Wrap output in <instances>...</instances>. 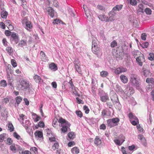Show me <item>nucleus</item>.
I'll return each instance as SVG.
<instances>
[{
	"label": "nucleus",
	"mask_w": 154,
	"mask_h": 154,
	"mask_svg": "<svg viewBox=\"0 0 154 154\" xmlns=\"http://www.w3.org/2000/svg\"><path fill=\"white\" fill-rule=\"evenodd\" d=\"M25 28L29 31H31L32 27V24L29 21H26L25 22Z\"/></svg>",
	"instance_id": "nucleus-17"
},
{
	"label": "nucleus",
	"mask_w": 154,
	"mask_h": 154,
	"mask_svg": "<svg viewBox=\"0 0 154 154\" xmlns=\"http://www.w3.org/2000/svg\"><path fill=\"white\" fill-rule=\"evenodd\" d=\"M83 8L84 10L85 14L87 17V19L90 21H93V17L92 14L91 12L89 9H88L85 5H83Z\"/></svg>",
	"instance_id": "nucleus-6"
},
{
	"label": "nucleus",
	"mask_w": 154,
	"mask_h": 154,
	"mask_svg": "<svg viewBox=\"0 0 154 154\" xmlns=\"http://www.w3.org/2000/svg\"><path fill=\"white\" fill-rule=\"evenodd\" d=\"M40 54L42 56L43 59L46 60V57L45 56V55L43 52L42 51H41Z\"/></svg>",
	"instance_id": "nucleus-59"
},
{
	"label": "nucleus",
	"mask_w": 154,
	"mask_h": 154,
	"mask_svg": "<svg viewBox=\"0 0 154 154\" xmlns=\"http://www.w3.org/2000/svg\"><path fill=\"white\" fill-rule=\"evenodd\" d=\"M35 81L37 83H41L43 82L42 79L41 77L37 75H35L33 77Z\"/></svg>",
	"instance_id": "nucleus-19"
},
{
	"label": "nucleus",
	"mask_w": 154,
	"mask_h": 154,
	"mask_svg": "<svg viewBox=\"0 0 154 154\" xmlns=\"http://www.w3.org/2000/svg\"><path fill=\"white\" fill-rule=\"evenodd\" d=\"M132 54L134 57H137L140 55L141 54H142L141 53V52L138 50H135L133 52Z\"/></svg>",
	"instance_id": "nucleus-31"
},
{
	"label": "nucleus",
	"mask_w": 154,
	"mask_h": 154,
	"mask_svg": "<svg viewBox=\"0 0 154 154\" xmlns=\"http://www.w3.org/2000/svg\"><path fill=\"white\" fill-rule=\"evenodd\" d=\"M20 85L19 86L20 90L26 91L30 88V84L29 82L26 79H22L20 82Z\"/></svg>",
	"instance_id": "nucleus-4"
},
{
	"label": "nucleus",
	"mask_w": 154,
	"mask_h": 154,
	"mask_svg": "<svg viewBox=\"0 0 154 154\" xmlns=\"http://www.w3.org/2000/svg\"><path fill=\"white\" fill-rule=\"evenodd\" d=\"M130 121L131 124L134 125H136L139 123L138 119L137 118L134 120H133Z\"/></svg>",
	"instance_id": "nucleus-45"
},
{
	"label": "nucleus",
	"mask_w": 154,
	"mask_h": 154,
	"mask_svg": "<svg viewBox=\"0 0 154 154\" xmlns=\"http://www.w3.org/2000/svg\"><path fill=\"white\" fill-rule=\"evenodd\" d=\"M45 126L44 122L42 121H40L37 125L35 126L36 128L37 129L38 127L43 128Z\"/></svg>",
	"instance_id": "nucleus-38"
},
{
	"label": "nucleus",
	"mask_w": 154,
	"mask_h": 154,
	"mask_svg": "<svg viewBox=\"0 0 154 154\" xmlns=\"http://www.w3.org/2000/svg\"><path fill=\"white\" fill-rule=\"evenodd\" d=\"M32 119L35 122H37L41 119V117L37 115L36 113H32Z\"/></svg>",
	"instance_id": "nucleus-20"
},
{
	"label": "nucleus",
	"mask_w": 154,
	"mask_h": 154,
	"mask_svg": "<svg viewBox=\"0 0 154 154\" xmlns=\"http://www.w3.org/2000/svg\"><path fill=\"white\" fill-rule=\"evenodd\" d=\"M111 119L112 120L114 124L116 126L118 125V123L120 121L119 119V118L117 117L113 118Z\"/></svg>",
	"instance_id": "nucleus-39"
},
{
	"label": "nucleus",
	"mask_w": 154,
	"mask_h": 154,
	"mask_svg": "<svg viewBox=\"0 0 154 154\" xmlns=\"http://www.w3.org/2000/svg\"><path fill=\"white\" fill-rule=\"evenodd\" d=\"M128 116L129 118L130 121L134 120L137 118L135 115L132 112L130 113L128 115Z\"/></svg>",
	"instance_id": "nucleus-34"
},
{
	"label": "nucleus",
	"mask_w": 154,
	"mask_h": 154,
	"mask_svg": "<svg viewBox=\"0 0 154 154\" xmlns=\"http://www.w3.org/2000/svg\"><path fill=\"white\" fill-rule=\"evenodd\" d=\"M142 73L145 77H147L150 75V72L149 70L146 69L143 67L142 69Z\"/></svg>",
	"instance_id": "nucleus-26"
},
{
	"label": "nucleus",
	"mask_w": 154,
	"mask_h": 154,
	"mask_svg": "<svg viewBox=\"0 0 154 154\" xmlns=\"http://www.w3.org/2000/svg\"><path fill=\"white\" fill-rule=\"evenodd\" d=\"M60 123L59 125L61 127V131L63 133L66 132L70 129V125L69 123L67 121L62 118H60L59 120Z\"/></svg>",
	"instance_id": "nucleus-2"
},
{
	"label": "nucleus",
	"mask_w": 154,
	"mask_h": 154,
	"mask_svg": "<svg viewBox=\"0 0 154 154\" xmlns=\"http://www.w3.org/2000/svg\"><path fill=\"white\" fill-rule=\"evenodd\" d=\"M116 13L114 11H111L109 14V17H108L107 22L112 21L115 20V18L113 16L115 15Z\"/></svg>",
	"instance_id": "nucleus-16"
},
{
	"label": "nucleus",
	"mask_w": 154,
	"mask_h": 154,
	"mask_svg": "<svg viewBox=\"0 0 154 154\" xmlns=\"http://www.w3.org/2000/svg\"><path fill=\"white\" fill-rule=\"evenodd\" d=\"M141 38L143 40H145L146 39V35L145 33H143L141 34Z\"/></svg>",
	"instance_id": "nucleus-61"
},
{
	"label": "nucleus",
	"mask_w": 154,
	"mask_h": 154,
	"mask_svg": "<svg viewBox=\"0 0 154 154\" xmlns=\"http://www.w3.org/2000/svg\"><path fill=\"white\" fill-rule=\"evenodd\" d=\"M144 11L147 14L150 15L152 13V11L150 8H146L145 9Z\"/></svg>",
	"instance_id": "nucleus-50"
},
{
	"label": "nucleus",
	"mask_w": 154,
	"mask_h": 154,
	"mask_svg": "<svg viewBox=\"0 0 154 154\" xmlns=\"http://www.w3.org/2000/svg\"><path fill=\"white\" fill-rule=\"evenodd\" d=\"M49 68L53 71H55L57 69V65L54 63H51L49 64Z\"/></svg>",
	"instance_id": "nucleus-18"
},
{
	"label": "nucleus",
	"mask_w": 154,
	"mask_h": 154,
	"mask_svg": "<svg viewBox=\"0 0 154 154\" xmlns=\"http://www.w3.org/2000/svg\"><path fill=\"white\" fill-rule=\"evenodd\" d=\"M94 143L97 146L100 145L101 143V140L100 138L97 136L96 137L94 140Z\"/></svg>",
	"instance_id": "nucleus-22"
},
{
	"label": "nucleus",
	"mask_w": 154,
	"mask_h": 154,
	"mask_svg": "<svg viewBox=\"0 0 154 154\" xmlns=\"http://www.w3.org/2000/svg\"><path fill=\"white\" fill-rule=\"evenodd\" d=\"M7 76L9 82H12L13 81L11 73H9L8 72H7Z\"/></svg>",
	"instance_id": "nucleus-42"
},
{
	"label": "nucleus",
	"mask_w": 154,
	"mask_h": 154,
	"mask_svg": "<svg viewBox=\"0 0 154 154\" xmlns=\"http://www.w3.org/2000/svg\"><path fill=\"white\" fill-rule=\"evenodd\" d=\"M10 148L13 153H15L16 152L17 149L16 146L14 144H13L10 146Z\"/></svg>",
	"instance_id": "nucleus-40"
},
{
	"label": "nucleus",
	"mask_w": 154,
	"mask_h": 154,
	"mask_svg": "<svg viewBox=\"0 0 154 154\" xmlns=\"http://www.w3.org/2000/svg\"><path fill=\"white\" fill-rule=\"evenodd\" d=\"M143 5L141 4H140L138 6V9L137 10V11L138 13L139 12H141L143 13Z\"/></svg>",
	"instance_id": "nucleus-33"
},
{
	"label": "nucleus",
	"mask_w": 154,
	"mask_h": 154,
	"mask_svg": "<svg viewBox=\"0 0 154 154\" xmlns=\"http://www.w3.org/2000/svg\"><path fill=\"white\" fill-rule=\"evenodd\" d=\"M83 109L85 111V112L86 113H88L89 112V110L88 107L86 105L84 106Z\"/></svg>",
	"instance_id": "nucleus-57"
},
{
	"label": "nucleus",
	"mask_w": 154,
	"mask_h": 154,
	"mask_svg": "<svg viewBox=\"0 0 154 154\" xmlns=\"http://www.w3.org/2000/svg\"><path fill=\"white\" fill-rule=\"evenodd\" d=\"M139 2H141L142 4L144 5H148V2L146 1L145 0H137Z\"/></svg>",
	"instance_id": "nucleus-60"
},
{
	"label": "nucleus",
	"mask_w": 154,
	"mask_h": 154,
	"mask_svg": "<svg viewBox=\"0 0 154 154\" xmlns=\"http://www.w3.org/2000/svg\"><path fill=\"white\" fill-rule=\"evenodd\" d=\"M53 23L54 24H58L61 23L63 24H65V23L63 22L61 20L58 19H56L54 20Z\"/></svg>",
	"instance_id": "nucleus-41"
},
{
	"label": "nucleus",
	"mask_w": 154,
	"mask_h": 154,
	"mask_svg": "<svg viewBox=\"0 0 154 154\" xmlns=\"http://www.w3.org/2000/svg\"><path fill=\"white\" fill-rule=\"evenodd\" d=\"M2 43L4 46H6L8 45V42L5 38H3L2 40Z\"/></svg>",
	"instance_id": "nucleus-64"
},
{
	"label": "nucleus",
	"mask_w": 154,
	"mask_h": 154,
	"mask_svg": "<svg viewBox=\"0 0 154 154\" xmlns=\"http://www.w3.org/2000/svg\"><path fill=\"white\" fill-rule=\"evenodd\" d=\"M106 122L108 126L110 128H112L116 126L112 122V120L111 119L107 120H106Z\"/></svg>",
	"instance_id": "nucleus-27"
},
{
	"label": "nucleus",
	"mask_w": 154,
	"mask_h": 154,
	"mask_svg": "<svg viewBox=\"0 0 154 154\" xmlns=\"http://www.w3.org/2000/svg\"><path fill=\"white\" fill-rule=\"evenodd\" d=\"M149 45V43L147 42H145L142 43L141 45V46L143 48H147Z\"/></svg>",
	"instance_id": "nucleus-53"
},
{
	"label": "nucleus",
	"mask_w": 154,
	"mask_h": 154,
	"mask_svg": "<svg viewBox=\"0 0 154 154\" xmlns=\"http://www.w3.org/2000/svg\"><path fill=\"white\" fill-rule=\"evenodd\" d=\"M71 152L73 154H78L79 152V150L77 147H75L72 149Z\"/></svg>",
	"instance_id": "nucleus-32"
},
{
	"label": "nucleus",
	"mask_w": 154,
	"mask_h": 154,
	"mask_svg": "<svg viewBox=\"0 0 154 154\" xmlns=\"http://www.w3.org/2000/svg\"><path fill=\"white\" fill-rule=\"evenodd\" d=\"M75 68L76 71L79 74H82V71L80 66V61L78 59H75L74 62Z\"/></svg>",
	"instance_id": "nucleus-8"
},
{
	"label": "nucleus",
	"mask_w": 154,
	"mask_h": 154,
	"mask_svg": "<svg viewBox=\"0 0 154 154\" xmlns=\"http://www.w3.org/2000/svg\"><path fill=\"white\" fill-rule=\"evenodd\" d=\"M136 60L138 64L140 66H142L143 63L145 62V58L143 54H141L138 57L136 58Z\"/></svg>",
	"instance_id": "nucleus-11"
},
{
	"label": "nucleus",
	"mask_w": 154,
	"mask_h": 154,
	"mask_svg": "<svg viewBox=\"0 0 154 154\" xmlns=\"http://www.w3.org/2000/svg\"><path fill=\"white\" fill-rule=\"evenodd\" d=\"M11 63L14 67H15L17 66V63L15 60L11 59Z\"/></svg>",
	"instance_id": "nucleus-49"
},
{
	"label": "nucleus",
	"mask_w": 154,
	"mask_h": 154,
	"mask_svg": "<svg viewBox=\"0 0 154 154\" xmlns=\"http://www.w3.org/2000/svg\"><path fill=\"white\" fill-rule=\"evenodd\" d=\"M117 43L114 40L113 42H112L111 43V46L112 48H114L117 45Z\"/></svg>",
	"instance_id": "nucleus-54"
},
{
	"label": "nucleus",
	"mask_w": 154,
	"mask_h": 154,
	"mask_svg": "<svg viewBox=\"0 0 154 154\" xmlns=\"http://www.w3.org/2000/svg\"><path fill=\"white\" fill-rule=\"evenodd\" d=\"M26 40H21L19 42L18 45L21 47H23L27 45Z\"/></svg>",
	"instance_id": "nucleus-25"
},
{
	"label": "nucleus",
	"mask_w": 154,
	"mask_h": 154,
	"mask_svg": "<svg viewBox=\"0 0 154 154\" xmlns=\"http://www.w3.org/2000/svg\"><path fill=\"white\" fill-rule=\"evenodd\" d=\"M100 97L101 100L103 102H106L109 100V97L108 95L104 91H102L100 92Z\"/></svg>",
	"instance_id": "nucleus-9"
},
{
	"label": "nucleus",
	"mask_w": 154,
	"mask_h": 154,
	"mask_svg": "<svg viewBox=\"0 0 154 154\" xmlns=\"http://www.w3.org/2000/svg\"><path fill=\"white\" fill-rule=\"evenodd\" d=\"M34 134L35 137L38 140H42L43 139V136L42 132L41 131H37Z\"/></svg>",
	"instance_id": "nucleus-14"
},
{
	"label": "nucleus",
	"mask_w": 154,
	"mask_h": 154,
	"mask_svg": "<svg viewBox=\"0 0 154 154\" xmlns=\"http://www.w3.org/2000/svg\"><path fill=\"white\" fill-rule=\"evenodd\" d=\"M148 59L151 60L153 61L154 60V54L153 53H150L148 57Z\"/></svg>",
	"instance_id": "nucleus-44"
},
{
	"label": "nucleus",
	"mask_w": 154,
	"mask_h": 154,
	"mask_svg": "<svg viewBox=\"0 0 154 154\" xmlns=\"http://www.w3.org/2000/svg\"><path fill=\"white\" fill-rule=\"evenodd\" d=\"M114 72L117 75L119 74L120 73H121V70L120 69V67L117 68L116 69H115L114 70Z\"/></svg>",
	"instance_id": "nucleus-52"
},
{
	"label": "nucleus",
	"mask_w": 154,
	"mask_h": 154,
	"mask_svg": "<svg viewBox=\"0 0 154 154\" xmlns=\"http://www.w3.org/2000/svg\"><path fill=\"white\" fill-rule=\"evenodd\" d=\"M11 36L13 40H14L15 43L17 44L19 40V37L18 35L14 32H12L11 35Z\"/></svg>",
	"instance_id": "nucleus-15"
},
{
	"label": "nucleus",
	"mask_w": 154,
	"mask_h": 154,
	"mask_svg": "<svg viewBox=\"0 0 154 154\" xmlns=\"http://www.w3.org/2000/svg\"><path fill=\"white\" fill-rule=\"evenodd\" d=\"M8 129L10 132H12L14 130V128L12 123L10 122H9L8 125Z\"/></svg>",
	"instance_id": "nucleus-36"
},
{
	"label": "nucleus",
	"mask_w": 154,
	"mask_h": 154,
	"mask_svg": "<svg viewBox=\"0 0 154 154\" xmlns=\"http://www.w3.org/2000/svg\"><path fill=\"white\" fill-rule=\"evenodd\" d=\"M130 3L131 5L134 6L136 5L137 4L136 0H130Z\"/></svg>",
	"instance_id": "nucleus-55"
},
{
	"label": "nucleus",
	"mask_w": 154,
	"mask_h": 154,
	"mask_svg": "<svg viewBox=\"0 0 154 154\" xmlns=\"http://www.w3.org/2000/svg\"><path fill=\"white\" fill-rule=\"evenodd\" d=\"M130 82L133 86L136 87L137 89L139 88L140 79L137 75L134 74H131Z\"/></svg>",
	"instance_id": "nucleus-3"
},
{
	"label": "nucleus",
	"mask_w": 154,
	"mask_h": 154,
	"mask_svg": "<svg viewBox=\"0 0 154 154\" xmlns=\"http://www.w3.org/2000/svg\"><path fill=\"white\" fill-rule=\"evenodd\" d=\"M13 136L14 137L18 140H19L20 139V136L16 132H14L13 133Z\"/></svg>",
	"instance_id": "nucleus-51"
},
{
	"label": "nucleus",
	"mask_w": 154,
	"mask_h": 154,
	"mask_svg": "<svg viewBox=\"0 0 154 154\" xmlns=\"http://www.w3.org/2000/svg\"><path fill=\"white\" fill-rule=\"evenodd\" d=\"M119 139H118L116 137H114L113 141L116 145L120 146L125 141V138L124 136L121 134L119 135Z\"/></svg>",
	"instance_id": "nucleus-7"
},
{
	"label": "nucleus",
	"mask_w": 154,
	"mask_h": 154,
	"mask_svg": "<svg viewBox=\"0 0 154 154\" xmlns=\"http://www.w3.org/2000/svg\"><path fill=\"white\" fill-rule=\"evenodd\" d=\"M120 69L121 70V72H125L127 71V69L125 68H124L122 66L120 67Z\"/></svg>",
	"instance_id": "nucleus-63"
},
{
	"label": "nucleus",
	"mask_w": 154,
	"mask_h": 154,
	"mask_svg": "<svg viewBox=\"0 0 154 154\" xmlns=\"http://www.w3.org/2000/svg\"><path fill=\"white\" fill-rule=\"evenodd\" d=\"M47 11L49 15L52 17H53L54 15V11L51 8H48L47 9Z\"/></svg>",
	"instance_id": "nucleus-21"
},
{
	"label": "nucleus",
	"mask_w": 154,
	"mask_h": 154,
	"mask_svg": "<svg viewBox=\"0 0 154 154\" xmlns=\"http://www.w3.org/2000/svg\"><path fill=\"white\" fill-rule=\"evenodd\" d=\"M30 150L33 151L35 154H37L38 153V149L35 147L31 148Z\"/></svg>",
	"instance_id": "nucleus-48"
},
{
	"label": "nucleus",
	"mask_w": 154,
	"mask_h": 154,
	"mask_svg": "<svg viewBox=\"0 0 154 154\" xmlns=\"http://www.w3.org/2000/svg\"><path fill=\"white\" fill-rule=\"evenodd\" d=\"M146 82L147 83L152 85L151 87H150V85H149V87H147V89L148 88L152 89L153 88V87L154 86V79L152 78H148L146 79Z\"/></svg>",
	"instance_id": "nucleus-13"
},
{
	"label": "nucleus",
	"mask_w": 154,
	"mask_h": 154,
	"mask_svg": "<svg viewBox=\"0 0 154 154\" xmlns=\"http://www.w3.org/2000/svg\"><path fill=\"white\" fill-rule=\"evenodd\" d=\"M68 136L70 139H73L75 137V133L73 132H69L68 134Z\"/></svg>",
	"instance_id": "nucleus-37"
},
{
	"label": "nucleus",
	"mask_w": 154,
	"mask_h": 154,
	"mask_svg": "<svg viewBox=\"0 0 154 154\" xmlns=\"http://www.w3.org/2000/svg\"><path fill=\"white\" fill-rule=\"evenodd\" d=\"M76 114L80 118L82 117V112L80 111H76Z\"/></svg>",
	"instance_id": "nucleus-56"
},
{
	"label": "nucleus",
	"mask_w": 154,
	"mask_h": 154,
	"mask_svg": "<svg viewBox=\"0 0 154 154\" xmlns=\"http://www.w3.org/2000/svg\"><path fill=\"white\" fill-rule=\"evenodd\" d=\"M92 50L93 52L98 57L102 54L101 49L99 47L98 41L94 37L92 40Z\"/></svg>",
	"instance_id": "nucleus-1"
},
{
	"label": "nucleus",
	"mask_w": 154,
	"mask_h": 154,
	"mask_svg": "<svg viewBox=\"0 0 154 154\" xmlns=\"http://www.w3.org/2000/svg\"><path fill=\"white\" fill-rule=\"evenodd\" d=\"M120 79L121 81L124 83H126L128 82V78L124 75H121L120 76Z\"/></svg>",
	"instance_id": "nucleus-24"
},
{
	"label": "nucleus",
	"mask_w": 154,
	"mask_h": 154,
	"mask_svg": "<svg viewBox=\"0 0 154 154\" xmlns=\"http://www.w3.org/2000/svg\"><path fill=\"white\" fill-rule=\"evenodd\" d=\"M7 142L8 145H11L12 143V140L11 138H8L7 140Z\"/></svg>",
	"instance_id": "nucleus-62"
},
{
	"label": "nucleus",
	"mask_w": 154,
	"mask_h": 154,
	"mask_svg": "<svg viewBox=\"0 0 154 154\" xmlns=\"http://www.w3.org/2000/svg\"><path fill=\"white\" fill-rule=\"evenodd\" d=\"M134 91L132 87H127L125 91V94L128 97L133 94Z\"/></svg>",
	"instance_id": "nucleus-12"
},
{
	"label": "nucleus",
	"mask_w": 154,
	"mask_h": 154,
	"mask_svg": "<svg viewBox=\"0 0 154 154\" xmlns=\"http://www.w3.org/2000/svg\"><path fill=\"white\" fill-rule=\"evenodd\" d=\"M123 7L122 5H116L112 8V11H119L121 10Z\"/></svg>",
	"instance_id": "nucleus-28"
},
{
	"label": "nucleus",
	"mask_w": 154,
	"mask_h": 154,
	"mask_svg": "<svg viewBox=\"0 0 154 154\" xmlns=\"http://www.w3.org/2000/svg\"><path fill=\"white\" fill-rule=\"evenodd\" d=\"M25 116L23 114L19 115V118L18 120L20 122L23 126L25 127V129H27L30 125V122L29 121L26 120L24 121Z\"/></svg>",
	"instance_id": "nucleus-5"
},
{
	"label": "nucleus",
	"mask_w": 154,
	"mask_h": 154,
	"mask_svg": "<svg viewBox=\"0 0 154 154\" xmlns=\"http://www.w3.org/2000/svg\"><path fill=\"white\" fill-rule=\"evenodd\" d=\"M6 50L7 52L10 55H12L14 51L13 49L10 46L7 47L6 49Z\"/></svg>",
	"instance_id": "nucleus-30"
},
{
	"label": "nucleus",
	"mask_w": 154,
	"mask_h": 154,
	"mask_svg": "<svg viewBox=\"0 0 154 154\" xmlns=\"http://www.w3.org/2000/svg\"><path fill=\"white\" fill-rule=\"evenodd\" d=\"M0 85L2 87H5L7 85V83L6 81L4 80H3L0 81Z\"/></svg>",
	"instance_id": "nucleus-46"
},
{
	"label": "nucleus",
	"mask_w": 154,
	"mask_h": 154,
	"mask_svg": "<svg viewBox=\"0 0 154 154\" xmlns=\"http://www.w3.org/2000/svg\"><path fill=\"white\" fill-rule=\"evenodd\" d=\"M99 19L102 21L107 22L108 17L104 14H100L98 16Z\"/></svg>",
	"instance_id": "nucleus-23"
},
{
	"label": "nucleus",
	"mask_w": 154,
	"mask_h": 154,
	"mask_svg": "<svg viewBox=\"0 0 154 154\" xmlns=\"http://www.w3.org/2000/svg\"><path fill=\"white\" fill-rule=\"evenodd\" d=\"M47 131V136L48 137L49 140L51 142L56 141L55 135L51 131L48 129Z\"/></svg>",
	"instance_id": "nucleus-10"
},
{
	"label": "nucleus",
	"mask_w": 154,
	"mask_h": 154,
	"mask_svg": "<svg viewBox=\"0 0 154 154\" xmlns=\"http://www.w3.org/2000/svg\"><path fill=\"white\" fill-rule=\"evenodd\" d=\"M15 100H16V102L18 105L22 101V98L21 97L18 96L16 97Z\"/></svg>",
	"instance_id": "nucleus-43"
},
{
	"label": "nucleus",
	"mask_w": 154,
	"mask_h": 154,
	"mask_svg": "<svg viewBox=\"0 0 154 154\" xmlns=\"http://www.w3.org/2000/svg\"><path fill=\"white\" fill-rule=\"evenodd\" d=\"M8 15V13L5 11H3L1 12V16L3 19H5Z\"/></svg>",
	"instance_id": "nucleus-29"
},
{
	"label": "nucleus",
	"mask_w": 154,
	"mask_h": 154,
	"mask_svg": "<svg viewBox=\"0 0 154 154\" xmlns=\"http://www.w3.org/2000/svg\"><path fill=\"white\" fill-rule=\"evenodd\" d=\"M108 75V73L106 71L103 70L100 72V75L103 77H106Z\"/></svg>",
	"instance_id": "nucleus-35"
},
{
	"label": "nucleus",
	"mask_w": 154,
	"mask_h": 154,
	"mask_svg": "<svg viewBox=\"0 0 154 154\" xmlns=\"http://www.w3.org/2000/svg\"><path fill=\"white\" fill-rule=\"evenodd\" d=\"M138 139H139V140H142V141H143V142H144L143 143L144 145L146 143V142H145L146 140H145V138L144 137L143 135H139L138 136Z\"/></svg>",
	"instance_id": "nucleus-47"
},
{
	"label": "nucleus",
	"mask_w": 154,
	"mask_h": 154,
	"mask_svg": "<svg viewBox=\"0 0 154 154\" xmlns=\"http://www.w3.org/2000/svg\"><path fill=\"white\" fill-rule=\"evenodd\" d=\"M59 145L58 143H56L53 145L52 146V149L53 150H54L55 149H58V147Z\"/></svg>",
	"instance_id": "nucleus-58"
}]
</instances>
